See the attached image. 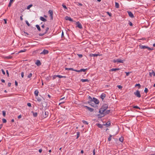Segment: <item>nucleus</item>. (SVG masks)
<instances>
[{
    "mask_svg": "<svg viewBox=\"0 0 155 155\" xmlns=\"http://www.w3.org/2000/svg\"><path fill=\"white\" fill-rule=\"evenodd\" d=\"M89 104L91 106L93 107H95L97 106V105L96 104H95L94 103H92V102H91V103H90Z\"/></svg>",
    "mask_w": 155,
    "mask_h": 155,
    "instance_id": "10",
    "label": "nucleus"
},
{
    "mask_svg": "<svg viewBox=\"0 0 155 155\" xmlns=\"http://www.w3.org/2000/svg\"><path fill=\"white\" fill-rule=\"evenodd\" d=\"M108 107V105L107 104H105L103 105L99 110V113L100 114H102L104 113L106 109H107Z\"/></svg>",
    "mask_w": 155,
    "mask_h": 155,
    "instance_id": "2",
    "label": "nucleus"
},
{
    "mask_svg": "<svg viewBox=\"0 0 155 155\" xmlns=\"http://www.w3.org/2000/svg\"><path fill=\"white\" fill-rule=\"evenodd\" d=\"M87 70V69H81L80 70V71L81 72L83 71L85 72L86 70Z\"/></svg>",
    "mask_w": 155,
    "mask_h": 155,
    "instance_id": "36",
    "label": "nucleus"
},
{
    "mask_svg": "<svg viewBox=\"0 0 155 155\" xmlns=\"http://www.w3.org/2000/svg\"><path fill=\"white\" fill-rule=\"evenodd\" d=\"M50 17L51 18V20H52L53 19V15H50Z\"/></svg>",
    "mask_w": 155,
    "mask_h": 155,
    "instance_id": "55",
    "label": "nucleus"
},
{
    "mask_svg": "<svg viewBox=\"0 0 155 155\" xmlns=\"http://www.w3.org/2000/svg\"><path fill=\"white\" fill-rule=\"evenodd\" d=\"M35 26L38 31H41V28L38 25H36Z\"/></svg>",
    "mask_w": 155,
    "mask_h": 155,
    "instance_id": "24",
    "label": "nucleus"
},
{
    "mask_svg": "<svg viewBox=\"0 0 155 155\" xmlns=\"http://www.w3.org/2000/svg\"><path fill=\"white\" fill-rule=\"evenodd\" d=\"M96 125L99 128H102V127H103V125H102L100 124H97Z\"/></svg>",
    "mask_w": 155,
    "mask_h": 155,
    "instance_id": "22",
    "label": "nucleus"
},
{
    "mask_svg": "<svg viewBox=\"0 0 155 155\" xmlns=\"http://www.w3.org/2000/svg\"><path fill=\"white\" fill-rule=\"evenodd\" d=\"M99 55L97 54H90V56L91 57H97Z\"/></svg>",
    "mask_w": 155,
    "mask_h": 155,
    "instance_id": "14",
    "label": "nucleus"
},
{
    "mask_svg": "<svg viewBox=\"0 0 155 155\" xmlns=\"http://www.w3.org/2000/svg\"><path fill=\"white\" fill-rule=\"evenodd\" d=\"M137 86H138L140 88V87L141 86L139 84H136L135 85V87H137Z\"/></svg>",
    "mask_w": 155,
    "mask_h": 155,
    "instance_id": "45",
    "label": "nucleus"
},
{
    "mask_svg": "<svg viewBox=\"0 0 155 155\" xmlns=\"http://www.w3.org/2000/svg\"><path fill=\"white\" fill-rule=\"evenodd\" d=\"M2 122H3V123H6L7 122L6 120V119H5V118H3L2 119Z\"/></svg>",
    "mask_w": 155,
    "mask_h": 155,
    "instance_id": "38",
    "label": "nucleus"
},
{
    "mask_svg": "<svg viewBox=\"0 0 155 155\" xmlns=\"http://www.w3.org/2000/svg\"><path fill=\"white\" fill-rule=\"evenodd\" d=\"M115 6L117 8H119V5L118 3L115 2Z\"/></svg>",
    "mask_w": 155,
    "mask_h": 155,
    "instance_id": "26",
    "label": "nucleus"
},
{
    "mask_svg": "<svg viewBox=\"0 0 155 155\" xmlns=\"http://www.w3.org/2000/svg\"><path fill=\"white\" fill-rule=\"evenodd\" d=\"M6 73L8 75V77L9 76V73H8V70H7L6 71Z\"/></svg>",
    "mask_w": 155,
    "mask_h": 155,
    "instance_id": "59",
    "label": "nucleus"
},
{
    "mask_svg": "<svg viewBox=\"0 0 155 155\" xmlns=\"http://www.w3.org/2000/svg\"><path fill=\"white\" fill-rule=\"evenodd\" d=\"M147 49L149 50H153V48H151L148 46H147Z\"/></svg>",
    "mask_w": 155,
    "mask_h": 155,
    "instance_id": "43",
    "label": "nucleus"
},
{
    "mask_svg": "<svg viewBox=\"0 0 155 155\" xmlns=\"http://www.w3.org/2000/svg\"><path fill=\"white\" fill-rule=\"evenodd\" d=\"M134 94L137 97L140 98L141 97V94L140 91L139 90L137 91L134 93Z\"/></svg>",
    "mask_w": 155,
    "mask_h": 155,
    "instance_id": "3",
    "label": "nucleus"
},
{
    "mask_svg": "<svg viewBox=\"0 0 155 155\" xmlns=\"http://www.w3.org/2000/svg\"><path fill=\"white\" fill-rule=\"evenodd\" d=\"M128 13L129 15V16L131 18H133L134 17V15L132 13V12L130 11H128L127 12Z\"/></svg>",
    "mask_w": 155,
    "mask_h": 155,
    "instance_id": "7",
    "label": "nucleus"
},
{
    "mask_svg": "<svg viewBox=\"0 0 155 155\" xmlns=\"http://www.w3.org/2000/svg\"><path fill=\"white\" fill-rule=\"evenodd\" d=\"M133 108L135 109H140V108L137 106H134L133 107Z\"/></svg>",
    "mask_w": 155,
    "mask_h": 155,
    "instance_id": "50",
    "label": "nucleus"
},
{
    "mask_svg": "<svg viewBox=\"0 0 155 155\" xmlns=\"http://www.w3.org/2000/svg\"><path fill=\"white\" fill-rule=\"evenodd\" d=\"M48 113L47 111H45V116H44V117L45 118H46L48 116Z\"/></svg>",
    "mask_w": 155,
    "mask_h": 155,
    "instance_id": "21",
    "label": "nucleus"
},
{
    "mask_svg": "<svg viewBox=\"0 0 155 155\" xmlns=\"http://www.w3.org/2000/svg\"><path fill=\"white\" fill-rule=\"evenodd\" d=\"M48 53V51L47 50L44 49L42 52L40 53V54H47Z\"/></svg>",
    "mask_w": 155,
    "mask_h": 155,
    "instance_id": "6",
    "label": "nucleus"
},
{
    "mask_svg": "<svg viewBox=\"0 0 155 155\" xmlns=\"http://www.w3.org/2000/svg\"><path fill=\"white\" fill-rule=\"evenodd\" d=\"M125 72V73L126 74V76H129V74H130V73H131V72Z\"/></svg>",
    "mask_w": 155,
    "mask_h": 155,
    "instance_id": "44",
    "label": "nucleus"
},
{
    "mask_svg": "<svg viewBox=\"0 0 155 155\" xmlns=\"http://www.w3.org/2000/svg\"><path fill=\"white\" fill-rule=\"evenodd\" d=\"M32 74L31 73L29 74L27 76V78H30L32 76Z\"/></svg>",
    "mask_w": 155,
    "mask_h": 155,
    "instance_id": "35",
    "label": "nucleus"
},
{
    "mask_svg": "<svg viewBox=\"0 0 155 155\" xmlns=\"http://www.w3.org/2000/svg\"><path fill=\"white\" fill-rule=\"evenodd\" d=\"M129 24L130 25V26H132V25H133L132 23L130 21H129Z\"/></svg>",
    "mask_w": 155,
    "mask_h": 155,
    "instance_id": "58",
    "label": "nucleus"
},
{
    "mask_svg": "<svg viewBox=\"0 0 155 155\" xmlns=\"http://www.w3.org/2000/svg\"><path fill=\"white\" fill-rule=\"evenodd\" d=\"M65 19L66 20H69L71 21H73V20L70 17H69L68 16H66L65 17Z\"/></svg>",
    "mask_w": 155,
    "mask_h": 155,
    "instance_id": "8",
    "label": "nucleus"
},
{
    "mask_svg": "<svg viewBox=\"0 0 155 155\" xmlns=\"http://www.w3.org/2000/svg\"><path fill=\"white\" fill-rule=\"evenodd\" d=\"M62 6H63V7L65 9H67V7L65 5H64V4H63L62 5Z\"/></svg>",
    "mask_w": 155,
    "mask_h": 155,
    "instance_id": "42",
    "label": "nucleus"
},
{
    "mask_svg": "<svg viewBox=\"0 0 155 155\" xmlns=\"http://www.w3.org/2000/svg\"><path fill=\"white\" fill-rule=\"evenodd\" d=\"M84 107H86L87 109L88 110H89L91 112L93 111L94 110L93 108H90L89 107H87V106H84Z\"/></svg>",
    "mask_w": 155,
    "mask_h": 155,
    "instance_id": "9",
    "label": "nucleus"
},
{
    "mask_svg": "<svg viewBox=\"0 0 155 155\" xmlns=\"http://www.w3.org/2000/svg\"><path fill=\"white\" fill-rule=\"evenodd\" d=\"M32 6V4H31V5H28V6H27V9H30V8Z\"/></svg>",
    "mask_w": 155,
    "mask_h": 155,
    "instance_id": "39",
    "label": "nucleus"
},
{
    "mask_svg": "<svg viewBox=\"0 0 155 155\" xmlns=\"http://www.w3.org/2000/svg\"><path fill=\"white\" fill-rule=\"evenodd\" d=\"M77 27H78L80 29L82 28V27L81 24L78 21L76 22Z\"/></svg>",
    "mask_w": 155,
    "mask_h": 155,
    "instance_id": "5",
    "label": "nucleus"
},
{
    "mask_svg": "<svg viewBox=\"0 0 155 155\" xmlns=\"http://www.w3.org/2000/svg\"><path fill=\"white\" fill-rule=\"evenodd\" d=\"M152 72H150L149 73V75H150V77H151L152 76L151 73H153V75L154 76H155V73L153 71V70H152Z\"/></svg>",
    "mask_w": 155,
    "mask_h": 155,
    "instance_id": "27",
    "label": "nucleus"
},
{
    "mask_svg": "<svg viewBox=\"0 0 155 155\" xmlns=\"http://www.w3.org/2000/svg\"><path fill=\"white\" fill-rule=\"evenodd\" d=\"M37 100L39 102H40L41 101L42 99L40 97H38L37 98Z\"/></svg>",
    "mask_w": 155,
    "mask_h": 155,
    "instance_id": "37",
    "label": "nucleus"
},
{
    "mask_svg": "<svg viewBox=\"0 0 155 155\" xmlns=\"http://www.w3.org/2000/svg\"><path fill=\"white\" fill-rule=\"evenodd\" d=\"M106 97V94H105L103 93L101 95V98L103 100L104 98L105 97Z\"/></svg>",
    "mask_w": 155,
    "mask_h": 155,
    "instance_id": "11",
    "label": "nucleus"
},
{
    "mask_svg": "<svg viewBox=\"0 0 155 155\" xmlns=\"http://www.w3.org/2000/svg\"><path fill=\"white\" fill-rule=\"evenodd\" d=\"M82 122L84 124H86L87 125L88 124V123L87 121H86L85 120H83L82 121Z\"/></svg>",
    "mask_w": 155,
    "mask_h": 155,
    "instance_id": "33",
    "label": "nucleus"
},
{
    "mask_svg": "<svg viewBox=\"0 0 155 155\" xmlns=\"http://www.w3.org/2000/svg\"><path fill=\"white\" fill-rule=\"evenodd\" d=\"M33 115V116L34 117H36L38 115V114L37 113L35 112V113H34Z\"/></svg>",
    "mask_w": 155,
    "mask_h": 155,
    "instance_id": "46",
    "label": "nucleus"
},
{
    "mask_svg": "<svg viewBox=\"0 0 155 155\" xmlns=\"http://www.w3.org/2000/svg\"><path fill=\"white\" fill-rule=\"evenodd\" d=\"M119 68H112L110 70V71H114L120 70Z\"/></svg>",
    "mask_w": 155,
    "mask_h": 155,
    "instance_id": "16",
    "label": "nucleus"
},
{
    "mask_svg": "<svg viewBox=\"0 0 155 155\" xmlns=\"http://www.w3.org/2000/svg\"><path fill=\"white\" fill-rule=\"evenodd\" d=\"M89 101L88 102V104L91 103V102H94L95 104H98L99 103V101L96 98L93 97L92 99L90 96L89 97Z\"/></svg>",
    "mask_w": 155,
    "mask_h": 155,
    "instance_id": "1",
    "label": "nucleus"
},
{
    "mask_svg": "<svg viewBox=\"0 0 155 155\" xmlns=\"http://www.w3.org/2000/svg\"><path fill=\"white\" fill-rule=\"evenodd\" d=\"M77 139H78L80 136V133L79 132H77Z\"/></svg>",
    "mask_w": 155,
    "mask_h": 155,
    "instance_id": "41",
    "label": "nucleus"
},
{
    "mask_svg": "<svg viewBox=\"0 0 155 155\" xmlns=\"http://www.w3.org/2000/svg\"><path fill=\"white\" fill-rule=\"evenodd\" d=\"M25 22L28 26H30V24L29 23L28 21H26Z\"/></svg>",
    "mask_w": 155,
    "mask_h": 155,
    "instance_id": "47",
    "label": "nucleus"
},
{
    "mask_svg": "<svg viewBox=\"0 0 155 155\" xmlns=\"http://www.w3.org/2000/svg\"><path fill=\"white\" fill-rule=\"evenodd\" d=\"M56 77H58L59 78H66V76H62L60 75H57L53 76V80L55 79Z\"/></svg>",
    "mask_w": 155,
    "mask_h": 155,
    "instance_id": "4",
    "label": "nucleus"
},
{
    "mask_svg": "<svg viewBox=\"0 0 155 155\" xmlns=\"http://www.w3.org/2000/svg\"><path fill=\"white\" fill-rule=\"evenodd\" d=\"M15 85H16V86H18V82H17V81H15Z\"/></svg>",
    "mask_w": 155,
    "mask_h": 155,
    "instance_id": "61",
    "label": "nucleus"
},
{
    "mask_svg": "<svg viewBox=\"0 0 155 155\" xmlns=\"http://www.w3.org/2000/svg\"><path fill=\"white\" fill-rule=\"evenodd\" d=\"M73 71H76L77 72H80V70H75V69H74Z\"/></svg>",
    "mask_w": 155,
    "mask_h": 155,
    "instance_id": "56",
    "label": "nucleus"
},
{
    "mask_svg": "<svg viewBox=\"0 0 155 155\" xmlns=\"http://www.w3.org/2000/svg\"><path fill=\"white\" fill-rule=\"evenodd\" d=\"M112 137V135L111 134H110L109 137L108 138V141H110L111 140V137Z\"/></svg>",
    "mask_w": 155,
    "mask_h": 155,
    "instance_id": "29",
    "label": "nucleus"
},
{
    "mask_svg": "<svg viewBox=\"0 0 155 155\" xmlns=\"http://www.w3.org/2000/svg\"><path fill=\"white\" fill-rule=\"evenodd\" d=\"M27 105L29 107H31V104L30 103H27Z\"/></svg>",
    "mask_w": 155,
    "mask_h": 155,
    "instance_id": "51",
    "label": "nucleus"
},
{
    "mask_svg": "<svg viewBox=\"0 0 155 155\" xmlns=\"http://www.w3.org/2000/svg\"><path fill=\"white\" fill-rule=\"evenodd\" d=\"M81 81L83 82H89V80H88V79H81Z\"/></svg>",
    "mask_w": 155,
    "mask_h": 155,
    "instance_id": "18",
    "label": "nucleus"
},
{
    "mask_svg": "<svg viewBox=\"0 0 155 155\" xmlns=\"http://www.w3.org/2000/svg\"><path fill=\"white\" fill-rule=\"evenodd\" d=\"M107 14L110 17L111 16V14L109 12H107Z\"/></svg>",
    "mask_w": 155,
    "mask_h": 155,
    "instance_id": "48",
    "label": "nucleus"
},
{
    "mask_svg": "<svg viewBox=\"0 0 155 155\" xmlns=\"http://www.w3.org/2000/svg\"><path fill=\"white\" fill-rule=\"evenodd\" d=\"M11 84V83L10 82H9L8 84V87H10Z\"/></svg>",
    "mask_w": 155,
    "mask_h": 155,
    "instance_id": "64",
    "label": "nucleus"
},
{
    "mask_svg": "<svg viewBox=\"0 0 155 155\" xmlns=\"http://www.w3.org/2000/svg\"><path fill=\"white\" fill-rule=\"evenodd\" d=\"M11 4H12V3L11 2H9V4L8 5V7H10L11 5Z\"/></svg>",
    "mask_w": 155,
    "mask_h": 155,
    "instance_id": "62",
    "label": "nucleus"
},
{
    "mask_svg": "<svg viewBox=\"0 0 155 155\" xmlns=\"http://www.w3.org/2000/svg\"><path fill=\"white\" fill-rule=\"evenodd\" d=\"M4 20L5 21V24H7V19H4Z\"/></svg>",
    "mask_w": 155,
    "mask_h": 155,
    "instance_id": "63",
    "label": "nucleus"
},
{
    "mask_svg": "<svg viewBox=\"0 0 155 155\" xmlns=\"http://www.w3.org/2000/svg\"><path fill=\"white\" fill-rule=\"evenodd\" d=\"M110 122L109 121H108L107 122L106 124H103V125L104 126H106L107 125V126H109L110 125Z\"/></svg>",
    "mask_w": 155,
    "mask_h": 155,
    "instance_id": "19",
    "label": "nucleus"
},
{
    "mask_svg": "<svg viewBox=\"0 0 155 155\" xmlns=\"http://www.w3.org/2000/svg\"><path fill=\"white\" fill-rule=\"evenodd\" d=\"M2 73L3 74L5 75V72L4 71V70L3 69H2Z\"/></svg>",
    "mask_w": 155,
    "mask_h": 155,
    "instance_id": "52",
    "label": "nucleus"
},
{
    "mask_svg": "<svg viewBox=\"0 0 155 155\" xmlns=\"http://www.w3.org/2000/svg\"><path fill=\"white\" fill-rule=\"evenodd\" d=\"M117 62L123 63L124 60H121L119 59H117Z\"/></svg>",
    "mask_w": 155,
    "mask_h": 155,
    "instance_id": "17",
    "label": "nucleus"
},
{
    "mask_svg": "<svg viewBox=\"0 0 155 155\" xmlns=\"http://www.w3.org/2000/svg\"><path fill=\"white\" fill-rule=\"evenodd\" d=\"M95 149H94L93 150V155H95Z\"/></svg>",
    "mask_w": 155,
    "mask_h": 155,
    "instance_id": "60",
    "label": "nucleus"
},
{
    "mask_svg": "<svg viewBox=\"0 0 155 155\" xmlns=\"http://www.w3.org/2000/svg\"><path fill=\"white\" fill-rule=\"evenodd\" d=\"M49 29V28L48 27H47L45 29V34H46L47 33Z\"/></svg>",
    "mask_w": 155,
    "mask_h": 155,
    "instance_id": "34",
    "label": "nucleus"
},
{
    "mask_svg": "<svg viewBox=\"0 0 155 155\" xmlns=\"http://www.w3.org/2000/svg\"><path fill=\"white\" fill-rule=\"evenodd\" d=\"M140 48L141 49H145L147 48V46H143L141 45H139Z\"/></svg>",
    "mask_w": 155,
    "mask_h": 155,
    "instance_id": "15",
    "label": "nucleus"
},
{
    "mask_svg": "<svg viewBox=\"0 0 155 155\" xmlns=\"http://www.w3.org/2000/svg\"><path fill=\"white\" fill-rule=\"evenodd\" d=\"M38 93L39 92L37 90H36L35 91L34 93L36 96H38Z\"/></svg>",
    "mask_w": 155,
    "mask_h": 155,
    "instance_id": "20",
    "label": "nucleus"
},
{
    "mask_svg": "<svg viewBox=\"0 0 155 155\" xmlns=\"http://www.w3.org/2000/svg\"><path fill=\"white\" fill-rule=\"evenodd\" d=\"M45 34V33H43V34H41V33H40L39 34V35L40 36H42L43 35H44Z\"/></svg>",
    "mask_w": 155,
    "mask_h": 155,
    "instance_id": "53",
    "label": "nucleus"
},
{
    "mask_svg": "<svg viewBox=\"0 0 155 155\" xmlns=\"http://www.w3.org/2000/svg\"><path fill=\"white\" fill-rule=\"evenodd\" d=\"M2 115L4 117H5L6 115V111L5 110L2 111Z\"/></svg>",
    "mask_w": 155,
    "mask_h": 155,
    "instance_id": "32",
    "label": "nucleus"
},
{
    "mask_svg": "<svg viewBox=\"0 0 155 155\" xmlns=\"http://www.w3.org/2000/svg\"><path fill=\"white\" fill-rule=\"evenodd\" d=\"M24 76V73L23 72H22L21 73V76L22 78H23Z\"/></svg>",
    "mask_w": 155,
    "mask_h": 155,
    "instance_id": "54",
    "label": "nucleus"
},
{
    "mask_svg": "<svg viewBox=\"0 0 155 155\" xmlns=\"http://www.w3.org/2000/svg\"><path fill=\"white\" fill-rule=\"evenodd\" d=\"M119 140L121 142H123L124 140V138L123 137H121L119 138Z\"/></svg>",
    "mask_w": 155,
    "mask_h": 155,
    "instance_id": "31",
    "label": "nucleus"
},
{
    "mask_svg": "<svg viewBox=\"0 0 155 155\" xmlns=\"http://www.w3.org/2000/svg\"><path fill=\"white\" fill-rule=\"evenodd\" d=\"M40 19L42 21H43L44 22H46L47 21V20L46 19L44 18L43 17L41 16L40 18Z\"/></svg>",
    "mask_w": 155,
    "mask_h": 155,
    "instance_id": "13",
    "label": "nucleus"
},
{
    "mask_svg": "<svg viewBox=\"0 0 155 155\" xmlns=\"http://www.w3.org/2000/svg\"><path fill=\"white\" fill-rule=\"evenodd\" d=\"M49 14L50 15H53V11L51 10H50L48 12Z\"/></svg>",
    "mask_w": 155,
    "mask_h": 155,
    "instance_id": "28",
    "label": "nucleus"
},
{
    "mask_svg": "<svg viewBox=\"0 0 155 155\" xmlns=\"http://www.w3.org/2000/svg\"><path fill=\"white\" fill-rule=\"evenodd\" d=\"M78 55L79 58H81L82 57V55L81 54H78Z\"/></svg>",
    "mask_w": 155,
    "mask_h": 155,
    "instance_id": "57",
    "label": "nucleus"
},
{
    "mask_svg": "<svg viewBox=\"0 0 155 155\" xmlns=\"http://www.w3.org/2000/svg\"><path fill=\"white\" fill-rule=\"evenodd\" d=\"M148 91V90L147 88L145 87V89H144V92L145 93H147Z\"/></svg>",
    "mask_w": 155,
    "mask_h": 155,
    "instance_id": "40",
    "label": "nucleus"
},
{
    "mask_svg": "<svg viewBox=\"0 0 155 155\" xmlns=\"http://www.w3.org/2000/svg\"><path fill=\"white\" fill-rule=\"evenodd\" d=\"M35 63L38 66H39L41 64V63L40 61L39 60H37Z\"/></svg>",
    "mask_w": 155,
    "mask_h": 155,
    "instance_id": "12",
    "label": "nucleus"
},
{
    "mask_svg": "<svg viewBox=\"0 0 155 155\" xmlns=\"http://www.w3.org/2000/svg\"><path fill=\"white\" fill-rule=\"evenodd\" d=\"M110 110H108L106 111H105L104 113H103V114H108L110 112Z\"/></svg>",
    "mask_w": 155,
    "mask_h": 155,
    "instance_id": "23",
    "label": "nucleus"
},
{
    "mask_svg": "<svg viewBox=\"0 0 155 155\" xmlns=\"http://www.w3.org/2000/svg\"><path fill=\"white\" fill-rule=\"evenodd\" d=\"M26 51V49H24L23 50H20L19 52V53H21L22 52H25Z\"/></svg>",
    "mask_w": 155,
    "mask_h": 155,
    "instance_id": "30",
    "label": "nucleus"
},
{
    "mask_svg": "<svg viewBox=\"0 0 155 155\" xmlns=\"http://www.w3.org/2000/svg\"><path fill=\"white\" fill-rule=\"evenodd\" d=\"M65 70H68V71H69V70H71V71H73L74 70V69L72 68H65Z\"/></svg>",
    "mask_w": 155,
    "mask_h": 155,
    "instance_id": "25",
    "label": "nucleus"
},
{
    "mask_svg": "<svg viewBox=\"0 0 155 155\" xmlns=\"http://www.w3.org/2000/svg\"><path fill=\"white\" fill-rule=\"evenodd\" d=\"M117 87L119 88V89H121L122 88V87L121 86V85H118L117 86Z\"/></svg>",
    "mask_w": 155,
    "mask_h": 155,
    "instance_id": "49",
    "label": "nucleus"
}]
</instances>
